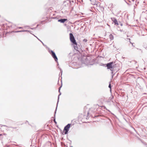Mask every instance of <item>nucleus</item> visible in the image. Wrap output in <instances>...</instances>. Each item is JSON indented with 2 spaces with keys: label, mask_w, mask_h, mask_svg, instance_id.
Segmentation results:
<instances>
[{
  "label": "nucleus",
  "mask_w": 147,
  "mask_h": 147,
  "mask_svg": "<svg viewBox=\"0 0 147 147\" xmlns=\"http://www.w3.org/2000/svg\"><path fill=\"white\" fill-rule=\"evenodd\" d=\"M69 38L71 42L75 45H77V43L76 42V40L75 39L74 36H73L72 34L71 33L69 34Z\"/></svg>",
  "instance_id": "obj_1"
},
{
  "label": "nucleus",
  "mask_w": 147,
  "mask_h": 147,
  "mask_svg": "<svg viewBox=\"0 0 147 147\" xmlns=\"http://www.w3.org/2000/svg\"><path fill=\"white\" fill-rule=\"evenodd\" d=\"M113 63V62L108 63L107 64L106 66L108 69H110L111 70L113 71L114 69Z\"/></svg>",
  "instance_id": "obj_2"
},
{
  "label": "nucleus",
  "mask_w": 147,
  "mask_h": 147,
  "mask_svg": "<svg viewBox=\"0 0 147 147\" xmlns=\"http://www.w3.org/2000/svg\"><path fill=\"white\" fill-rule=\"evenodd\" d=\"M49 52L51 54L52 57L54 59L55 61L57 62L58 59L55 53L52 50L49 51Z\"/></svg>",
  "instance_id": "obj_3"
},
{
  "label": "nucleus",
  "mask_w": 147,
  "mask_h": 147,
  "mask_svg": "<svg viewBox=\"0 0 147 147\" xmlns=\"http://www.w3.org/2000/svg\"><path fill=\"white\" fill-rule=\"evenodd\" d=\"M70 124H68L65 127L63 130V132L65 134H66L67 133L70 127Z\"/></svg>",
  "instance_id": "obj_4"
},
{
  "label": "nucleus",
  "mask_w": 147,
  "mask_h": 147,
  "mask_svg": "<svg viewBox=\"0 0 147 147\" xmlns=\"http://www.w3.org/2000/svg\"><path fill=\"white\" fill-rule=\"evenodd\" d=\"M112 21L113 22V23L115 24L117 26L119 25V23L118 22V21L115 18H112Z\"/></svg>",
  "instance_id": "obj_5"
},
{
  "label": "nucleus",
  "mask_w": 147,
  "mask_h": 147,
  "mask_svg": "<svg viewBox=\"0 0 147 147\" xmlns=\"http://www.w3.org/2000/svg\"><path fill=\"white\" fill-rule=\"evenodd\" d=\"M67 19H60V20H58V21L59 22H60L61 23H63L65 21H67Z\"/></svg>",
  "instance_id": "obj_6"
},
{
  "label": "nucleus",
  "mask_w": 147,
  "mask_h": 147,
  "mask_svg": "<svg viewBox=\"0 0 147 147\" xmlns=\"http://www.w3.org/2000/svg\"><path fill=\"white\" fill-rule=\"evenodd\" d=\"M91 2V3L93 5L96 4V2L95 0H90Z\"/></svg>",
  "instance_id": "obj_7"
},
{
  "label": "nucleus",
  "mask_w": 147,
  "mask_h": 147,
  "mask_svg": "<svg viewBox=\"0 0 147 147\" xmlns=\"http://www.w3.org/2000/svg\"><path fill=\"white\" fill-rule=\"evenodd\" d=\"M109 38L111 40H112L114 39V36L112 34H110L109 36Z\"/></svg>",
  "instance_id": "obj_8"
},
{
  "label": "nucleus",
  "mask_w": 147,
  "mask_h": 147,
  "mask_svg": "<svg viewBox=\"0 0 147 147\" xmlns=\"http://www.w3.org/2000/svg\"><path fill=\"white\" fill-rule=\"evenodd\" d=\"M98 106V105H95L94 106V108H91L90 109V111H92L93 110V109H94V108H95V107H96V106Z\"/></svg>",
  "instance_id": "obj_9"
},
{
  "label": "nucleus",
  "mask_w": 147,
  "mask_h": 147,
  "mask_svg": "<svg viewBox=\"0 0 147 147\" xmlns=\"http://www.w3.org/2000/svg\"><path fill=\"white\" fill-rule=\"evenodd\" d=\"M83 41L85 42H86L87 41V40L86 39H84Z\"/></svg>",
  "instance_id": "obj_10"
},
{
  "label": "nucleus",
  "mask_w": 147,
  "mask_h": 147,
  "mask_svg": "<svg viewBox=\"0 0 147 147\" xmlns=\"http://www.w3.org/2000/svg\"><path fill=\"white\" fill-rule=\"evenodd\" d=\"M109 88L110 89H111V85L110 84L109 86Z\"/></svg>",
  "instance_id": "obj_11"
},
{
  "label": "nucleus",
  "mask_w": 147,
  "mask_h": 147,
  "mask_svg": "<svg viewBox=\"0 0 147 147\" xmlns=\"http://www.w3.org/2000/svg\"><path fill=\"white\" fill-rule=\"evenodd\" d=\"M54 121L55 122V123L56 124L57 123V122H56V121H55V119H54Z\"/></svg>",
  "instance_id": "obj_12"
},
{
  "label": "nucleus",
  "mask_w": 147,
  "mask_h": 147,
  "mask_svg": "<svg viewBox=\"0 0 147 147\" xmlns=\"http://www.w3.org/2000/svg\"><path fill=\"white\" fill-rule=\"evenodd\" d=\"M120 25H121V26H123V24H122L121 23V24H120Z\"/></svg>",
  "instance_id": "obj_13"
},
{
  "label": "nucleus",
  "mask_w": 147,
  "mask_h": 147,
  "mask_svg": "<svg viewBox=\"0 0 147 147\" xmlns=\"http://www.w3.org/2000/svg\"><path fill=\"white\" fill-rule=\"evenodd\" d=\"M22 31H19L18 32H22Z\"/></svg>",
  "instance_id": "obj_14"
}]
</instances>
